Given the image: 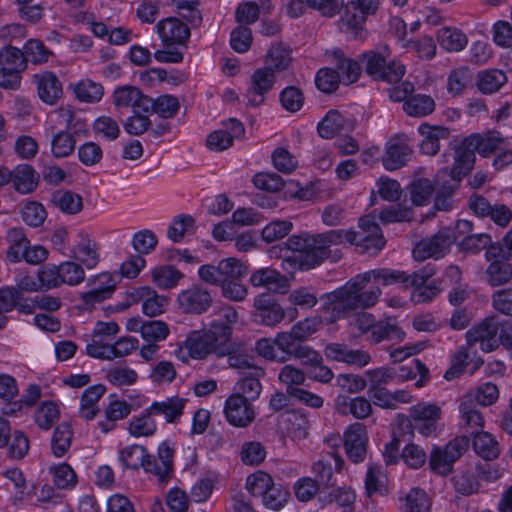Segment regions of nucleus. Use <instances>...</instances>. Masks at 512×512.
I'll return each mask as SVG.
<instances>
[{
  "instance_id": "f3484780",
  "label": "nucleus",
  "mask_w": 512,
  "mask_h": 512,
  "mask_svg": "<svg viewBox=\"0 0 512 512\" xmlns=\"http://www.w3.org/2000/svg\"><path fill=\"white\" fill-rule=\"evenodd\" d=\"M412 151L404 135L389 139L382 157L383 166L389 171L403 167L407 163Z\"/></svg>"
},
{
  "instance_id": "20e7f679",
  "label": "nucleus",
  "mask_w": 512,
  "mask_h": 512,
  "mask_svg": "<svg viewBox=\"0 0 512 512\" xmlns=\"http://www.w3.org/2000/svg\"><path fill=\"white\" fill-rule=\"evenodd\" d=\"M22 49L5 44L0 48V87L16 91L21 86L22 74L27 69Z\"/></svg>"
},
{
  "instance_id": "f257e3e1",
  "label": "nucleus",
  "mask_w": 512,
  "mask_h": 512,
  "mask_svg": "<svg viewBox=\"0 0 512 512\" xmlns=\"http://www.w3.org/2000/svg\"><path fill=\"white\" fill-rule=\"evenodd\" d=\"M347 241L356 245L361 253L375 255L385 246L381 228L371 216L359 219L358 231L330 230L319 234L290 236L286 241L292 252L283 260L284 269L292 268L307 271L320 266L332 256V246Z\"/></svg>"
},
{
  "instance_id": "f03ea898",
  "label": "nucleus",
  "mask_w": 512,
  "mask_h": 512,
  "mask_svg": "<svg viewBox=\"0 0 512 512\" xmlns=\"http://www.w3.org/2000/svg\"><path fill=\"white\" fill-rule=\"evenodd\" d=\"M401 277L402 274L398 270L388 268L373 269L355 276L342 287L324 296L326 302L323 310L327 314L326 321L333 323L354 310L374 306L382 292L378 286L365 289L371 280L387 286L394 284Z\"/></svg>"
},
{
  "instance_id": "a878e982",
  "label": "nucleus",
  "mask_w": 512,
  "mask_h": 512,
  "mask_svg": "<svg viewBox=\"0 0 512 512\" xmlns=\"http://www.w3.org/2000/svg\"><path fill=\"white\" fill-rule=\"evenodd\" d=\"M265 376V370L263 368H254L252 372L242 379H240L235 385V392L240 397L244 398L247 402L252 403L257 400L262 391V384L260 379Z\"/></svg>"
},
{
  "instance_id": "423d86ee",
  "label": "nucleus",
  "mask_w": 512,
  "mask_h": 512,
  "mask_svg": "<svg viewBox=\"0 0 512 512\" xmlns=\"http://www.w3.org/2000/svg\"><path fill=\"white\" fill-rule=\"evenodd\" d=\"M475 151L466 143V138L455 148L454 163L450 170L442 169L437 174V182L449 178V192L455 191L461 180L467 176L474 167Z\"/></svg>"
},
{
  "instance_id": "8fccbe9b",
  "label": "nucleus",
  "mask_w": 512,
  "mask_h": 512,
  "mask_svg": "<svg viewBox=\"0 0 512 512\" xmlns=\"http://www.w3.org/2000/svg\"><path fill=\"white\" fill-rule=\"evenodd\" d=\"M434 192V187L428 179H418L410 186L411 201L416 206H423L429 203Z\"/></svg>"
},
{
  "instance_id": "864d4df0",
  "label": "nucleus",
  "mask_w": 512,
  "mask_h": 512,
  "mask_svg": "<svg viewBox=\"0 0 512 512\" xmlns=\"http://www.w3.org/2000/svg\"><path fill=\"white\" fill-rule=\"evenodd\" d=\"M275 344L277 348L282 352L281 356H287V360L290 357H295L304 345L302 341L298 339L292 331L279 333L275 337Z\"/></svg>"
},
{
  "instance_id": "9d476101",
  "label": "nucleus",
  "mask_w": 512,
  "mask_h": 512,
  "mask_svg": "<svg viewBox=\"0 0 512 512\" xmlns=\"http://www.w3.org/2000/svg\"><path fill=\"white\" fill-rule=\"evenodd\" d=\"M58 114L66 121L67 130H61L53 135L51 139V152L56 158H64L71 155L75 149L76 139L72 130L76 123H73L75 116L70 108H61Z\"/></svg>"
},
{
  "instance_id": "cd10ccee",
  "label": "nucleus",
  "mask_w": 512,
  "mask_h": 512,
  "mask_svg": "<svg viewBox=\"0 0 512 512\" xmlns=\"http://www.w3.org/2000/svg\"><path fill=\"white\" fill-rule=\"evenodd\" d=\"M160 412V403L154 402L152 406L145 410L139 417H133L128 426L129 433L135 437L150 436L157 430V424L152 417L153 413Z\"/></svg>"
},
{
  "instance_id": "473e14b6",
  "label": "nucleus",
  "mask_w": 512,
  "mask_h": 512,
  "mask_svg": "<svg viewBox=\"0 0 512 512\" xmlns=\"http://www.w3.org/2000/svg\"><path fill=\"white\" fill-rule=\"evenodd\" d=\"M332 56L340 82L346 85L356 82L360 75L359 64L354 60L345 58L340 49L334 50Z\"/></svg>"
},
{
  "instance_id": "6e6d98bb",
  "label": "nucleus",
  "mask_w": 512,
  "mask_h": 512,
  "mask_svg": "<svg viewBox=\"0 0 512 512\" xmlns=\"http://www.w3.org/2000/svg\"><path fill=\"white\" fill-rule=\"evenodd\" d=\"M412 423L437 422L441 417V409L435 404L419 403L410 408Z\"/></svg>"
},
{
  "instance_id": "c85d7f7f",
  "label": "nucleus",
  "mask_w": 512,
  "mask_h": 512,
  "mask_svg": "<svg viewBox=\"0 0 512 512\" xmlns=\"http://www.w3.org/2000/svg\"><path fill=\"white\" fill-rule=\"evenodd\" d=\"M504 138L497 131H490L483 135L472 134L466 137V143L481 156L487 157L494 153L503 143Z\"/></svg>"
},
{
  "instance_id": "6e6552de",
  "label": "nucleus",
  "mask_w": 512,
  "mask_h": 512,
  "mask_svg": "<svg viewBox=\"0 0 512 512\" xmlns=\"http://www.w3.org/2000/svg\"><path fill=\"white\" fill-rule=\"evenodd\" d=\"M401 279L396 280L395 283H402L406 288L413 287L414 290L411 294V300L414 303H425L431 301L439 292L435 285H425L427 281L435 274L434 267L427 265L422 269L408 275L403 271Z\"/></svg>"
},
{
  "instance_id": "e2e57ef3",
  "label": "nucleus",
  "mask_w": 512,
  "mask_h": 512,
  "mask_svg": "<svg viewBox=\"0 0 512 512\" xmlns=\"http://www.w3.org/2000/svg\"><path fill=\"white\" fill-rule=\"evenodd\" d=\"M187 400L178 396H173L162 401V415L167 423H177L183 415V410Z\"/></svg>"
},
{
  "instance_id": "4d7b16f0",
  "label": "nucleus",
  "mask_w": 512,
  "mask_h": 512,
  "mask_svg": "<svg viewBox=\"0 0 512 512\" xmlns=\"http://www.w3.org/2000/svg\"><path fill=\"white\" fill-rule=\"evenodd\" d=\"M62 284L76 286L84 281L85 272L80 264L65 261L59 264Z\"/></svg>"
},
{
  "instance_id": "37998d69",
  "label": "nucleus",
  "mask_w": 512,
  "mask_h": 512,
  "mask_svg": "<svg viewBox=\"0 0 512 512\" xmlns=\"http://www.w3.org/2000/svg\"><path fill=\"white\" fill-rule=\"evenodd\" d=\"M344 124V116L337 110H330L318 123L317 130L322 138L332 139L344 128Z\"/></svg>"
},
{
  "instance_id": "a19ab883",
  "label": "nucleus",
  "mask_w": 512,
  "mask_h": 512,
  "mask_svg": "<svg viewBox=\"0 0 512 512\" xmlns=\"http://www.w3.org/2000/svg\"><path fill=\"white\" fill-rule=\"evenodd\" d=\"M131 412V406L126 401L114 400L106 408V418L99 421V427L104 433H108L115 427L116 421L125 418Z\"/></svg>"
},
{
  "instance_id": "9b49d317",
  "label": "nucleus",
  "mask_w": 512,
  "mask_h": 512,
  "mask_svg": "<svg viewBox=\"0 0 512 512\" xmlns=\"http://www.w3.org/2000/svg\"><path fill=\"white\" fill-rule=\"evenodd\" d=\"M498 330V322L494 318H486L466 333L467 344L472 346L479 343L482 351L491 352L501 344Z\"/></svg>"
},
{
  "instance_id": "09e8293b",
  "label": "nucleus",
  "mask_w": 512,
  "mask_h": 512,
  "mask_svg": "<svg viewBox=\"0 0 512 512\" xmlns=\"http://www.w3.org/2000/svg\"><path fill=\"white\" fill-rule=\"evenodd\" d=\"M72 438V430L68 423H61L56 427L51 440L52 450L55 456L61 457L69 449Z\"/></svg>"
},
{
  "instance_id": "c9c22d12",
  "label": "nucleus",
  "mask_w": 512,
  "mask_h": 512,
  "mask_svg": "<svg viewBox=\"0 0 512 512\" xmlns=\"http://www.w3.org/2000/svg\"><path fill=\"white\" fill-rule=\"evenodd\" d=\"M403 110L412 117H425L434 112L435 101L429 95L415 94L404 102Z\"/></svg>"
},
{
  "instance_id": "7ed1b4c3",
  "label": "nucleus",
  "mask_w": 512,
  "mask_h": 512,
  "mask_svg": "<svg viewBox=\"0 0 512 512\" xmlns=\"http://www.w3.org/2000/svg\"><path fill=\"white\" fill-rule=\"evenodd\" d=\"M231 335L232 328L227 324L211 322L208 330L191 331L185 341V347L194 359L202 360L210 354L218 357V347Z\"/></svg>"
},
{
  "instance_id": "ddd939ff",
  "label": "nucleus",
  "mask_w": 512,
  "mask_h": 512,
  "mask_svg": "<svg viewBox=\"0 0 512 512\" xmlns=\"http://www.w3.org/2000/svg\"><path fill=\"white\" fill-rule=\"evenodd\" d=\"M224 413L228 423L239 428L248 427L256 417L253 404L238 394H231L226 399Z\"/></svg>"
},
{
  "instance_id": "dca6fc26",
  "label": "nucleus",
  "mask_w": 512,
  "mask_h": 512,
  "mask_svg": "<svg viewBox=\"0 0 512 512\" xmlns=\"http://www.w3.org/2000/svg\"><path fill=\"white\" fill-rule=\"evenodd\" d=\"M367 430L362 423L349 425L344 432V448L348 458L354 462H362L367 453Z\"/></svg>"
},
{
  "instance_id": "6ab92c4d",
  "label": "nucleus",
  "mask_w": 512,
  "mask_h": 512,
  "mask_svg": "<svg viewBox=\"0 0 512 512\" xmlns=\"http://www.w3.org/2000/svg\"><path fill=\"white\" fill-rule=\"evenodd\" d=\"M254 322L265 326H275L285 317L283 308L273 301L269 295L261 294L254 299Z\"/></svg>"
},
{
  "instance_id": "de8ad7c7",
  "label": "nucleus",
  "mask_w": 512,
  "mask_h": 512,
  "mask_svg": "<svg viewBox=\"0 0 512 512\" xmlns=\"http://www.w3.org/2000/svg\"><path fill=\"white\" fill-rule=\"evenodd\" d=\"M22 51L25 53L27 63L40 65L46 63L52 55L44 43L39 39H29L23 46Z\"/></svg>"
},
{
  "instance_id": "603ef678",
  "label": "nucleus",
  "mask_w": 512,
  "mask_h": 512,
  "mask_svg": "<svg viewBox=\"0 0 512 512\" xmlns=\"http://www.w3.org/2000/svg\"><path fill=\"white\" fill-rule=\"evenodd\" d=\"M59 409L53 402H43L35 413V421L43 430H49L59 419Z\"/></svg>"
},
{
  "instance_id": "e433bc0d",
  "label": "nucleus",
  "mask_w": 512,
  "mask_h": 512,
  "mask_svg": "<svg viewBox=\"0 0 512 512\" xmlns=\"http://www.w3.org/2000/svg\"><path fill=\"white\" fill-rule=\"evenodd\" d=\"M474 451L485 460H493L500 454L499 444L488 432H477L473 438Z\"/></svg>"
},
{
  "instance_id": "b1692460",
  "label": "nucleus",
  "mask_w": 512,
  "mask_h": 512,
  "mask_svg": "<svg viewBox=\"0 0 512 512\" xmlns=\"http://www.w3.org/2000/svg\"><path fill=\"white\" fill-rule=\"evenodd\" d=\"M37 85L38 96L47 104H54L62 95V84L58 77L50 71H44L33 76Z\"/></svg>"
},
{
  "instance_id": "aec40b11",
  "label": "nucleus",
  "mask_w": 512,
  "mask_h": 512,
  "mask_svg": "<svg viewBox=\"0 0 512 512\" xmlns=\"http://www.w3.org/2000/svg\"><path fill=\"white\" fill-rule=\"evenodd\" d=\"M422 139L419 143L421 153L435 156L440 151V142L449 139L451 131L448 127L422 123L418 127Z\"/></svg>"
},
{
  "instance_id": "680f3d73",
  "label": "nucleus",
  "mask_w": 512,
  "mask_h": 512,
  "mask_svg": "<svg viewBox=\"0 0 512 512\" xmlns=\"http://www.w3.org/2000/svg\"><path fill=\"white\" fill-rule=\"evenodd\" d=\"M37 278L41 285V290H50L62 285L59 265L48 264L41 268L37 273Z\"/></svg>"
},
{
  "instance_id": "13d9d810",
  "label": "nucleus",
  "mask_w": 512,
  "mask_h": 512,
  "mask_svg": "<svg viewBox=\"0 0 512 512\" xmlns=\"http://www.w3.org/2000/svg\"><path fill=\"white\" fill-rule=\"evenodd\" d=\"M292 223L288 220H275L267 224L262 230V239L271 243L284 238L292 230Z\"/></svg>"
},
{
  "instance_id": "5701e85b",
  "label": "nucleus",
  "mask_w": 512,
  "mask_h": 512,
  "mask_svg": "<svg viewBox=\"0 0 512 512\" xmlns=\"http://www.w3.org/2000/svg\"><path fill=\"white\" fill-rule=\"evenodd\" d=\"M335 409L341 415L351 414L358 420L367 419L373 412L371 402L362 396L350 398L346 395H339L335 400Z\"/></svg>"
},
{
  "instance_id": "72a5a7b5",
  "label": "nucleus",
  "mask_w": 512,
  "mask_h": 512,
  "mask_svg": "<svg viewBox=\"0 0 512 512\" xmlns=\"http://www.w3.org/2000/svg\"><path fill=\"white\" fill-rule=\"evenodd\" d=\"M437 39L442 48L449 52H459L463 50L468 38L460 29L452 27H443L437 32Z\"/></svg>"
},
{
  "instance_id": "338daca9",
  "label": "nucleus",
  "mask_w": 512,
  "mask_h": 512,
  "mask_svg": "<svg viewBox=\"0 0 512 512\" xmlns=\"http://www.w3.org/2000/svg\"><path fill=\"white\" fill-rule=\"evenodd\" d=\"M146 457V449L140 445L125 447L120 451L119 459L126 468L138 469Z\"/></svg>"
},
{
  "instance_id": "0eeeda50",
  "label": "nucleus",
  "mask_w": 512,
  "mask_h": 512,
  "mask_svg": "<svg viewBox=\"0 0 512 512\" xmlns=\"http://www.w3.org/2000/svg\"><path fill=\"white\" fill-rule=\"evenodd\" d=\"M362 59L365 62L366 73L376 80L397 83L405 74V66L396 61L387 63V56L384 53L368 51L363 53Z\"/></svg>"
},
{
  "instance_id": "4468645a",
  "label": "nucleus",
  "mask_w": 512,
  "mask_h": 512,
  "mask_svg": "<svg viewBox=\"0 0 512 512\" xmlns=\"http://www.w3.org/2000/svg\"><path fill=\"white\" fill-rule=\"evenodd\" d=\"M246 489L253 495H260L265 507L280 510L288 499V492L281 482H247Z\"/></svg>"
},
{
  "instance_id": "0e129e2a",
  "label": "nucleus",
  "mask_w": 512,
  "mask_h": 512,
  "mask_svg": "<svg viewBox=\"0 0 512 512\" xmlns=\"http://www.w3.org/2000/svg\"><path fill=\"white\" fill-rule=\"evenodd\" d=\"M252 31L248 26L239 25L232 30L230 35V44L234 51L245 53L252 44Z\"/></svg>"
},
{
  "instance_id": "3c124183",
  "label": "nucleus",
  "mask_w": 512,
  "mask_h": 512,
  "mask_svg": "<svg viewBox=\"0 0 512 512\" xmlns=\"http://www.w3.org/2000/svg\"><path fill=\"white\" fill-rule=\"evenodd\" d=\"M219 269L223 277V282L240 280L247 273L246 265L242 261L232 257L221 260L219 262Z\"/></svg>"
},
{
  "instance_id": "412c9836",
  "label": "nucleus",
  "mask_w": 512,
  "mask_h": 512,
  "mask_svg": "<svg viewBox=\"0 0 512 512\" xmlns=\"http://www.w3.org/2000/svg\"><path fill=\"white\" fill-rule=\"evenodd\" d=\"M324 353L326 357L331 360L358 367L367 365L371 360V357L367 352L350 349L347 345L340 343H330L326 345Z\"/></svg>"
},
{
  "instance_id": "c03bdc74",
  "label": "nucleus",
  "mask_w": 512,
  "mask_h": 512,
  "mask_svg": "<svg viewBox=\"0 0 512 512\" xmlns=\"http://www.w3.org/2000/svg\"><path fill=\"white\" fill-rule=\"evenodd\" d=\"M52 202L66 214H76L83 208L82 197L71 191H56L52 196Z\"/></svg>"
},
{
  "instance_id": "58836bf2",
  "label": "nucleus",
  "mask_w": 512,
  "mask_h": 512,
  "mask_svg": "<svg viewBox=\"0 0 512 512\" xmlns=\"http://www.w3.org/2000/svg\"><path fill=\"white\" fill-rule=\"evenodd\" d=\"M506 82V74L498 69L484 70L477 75V87L484 94L497 92Z\"/></svg>"
},
{
  "instance_id": "69168bd1",
  "label": "nucleus",
  "mask_w": 512,
  "mask_h": 512,
  "mask_svg": "<svg viewBox=\"0 0 512 512\" xmlns=\"http://www.w3.org/2000/svg\"><path fill=\"white\" fill-rule=\"evenodd\" d=\"M402 334L403 332L401 329L390 321L375 322L371 330V338L375 343H379L383 340L400 338Z\"/></svg>"
},
{
  "instance_id": "774afa93",
  "label": "nucleus",
  "mask_w": 512,
  "mask_h": 512,
  "mask_svg": "<svg viewBox=\"0 0 512 512\" xmlns=\"http://www.w3.org/2000/svg\"><path fill=\"white\" fill-rule=\"evenodd\" d=\"M279 98L283 108L289 112L299 111L304 103L302 91L295 86L286 87L280 93Z\"/></svg>"
},
{
  "instance_id": "bf43d9fd",
  "label": "nucleus",
  "mask_w": 512,
  "mask_h": 512,
  "mask_svg": "<svg viewBox=\"0 0 512 512\" xmlns=\"http://www.w3.org/2000/svg\"><path fill=\"white\" fill-rule=\"evenodd\" d=\"M252 181L256 188L270 193L280 191L285 184L280 175L266 172L255 174Z\"/></svg>"
},
{
  "instance_id": "f8f14e48",
  "label": "nucleus",
  "mask_w": 512,
  "mask_h": 512,
  "mask_svg": "<svg viewBox=\"0 0 512 512\" xmlns=\"http://www.w3.org/2000/svg\"><path fill=\"white\" fill-rule=\"evenodd\" d=\"M276 82L275 74L268 68H257L250 77V84L245 97L247 103L258 107L266 100V95L273 89Z\"/></svg>"
},
{
  "instance_id": "2f4dec72",
  "label": "nucleus",
  "mask_w": 512,
  "mask_h": 512,
  "mask_svg": "<svg viewBox=\"0 0 512 512\" xmlns=\"http://www.w3.org/2000/svg\"><path fill=\"white\" fill-rule=\"evenodd\" d=\"M141 336L146 342L141 348V356L151 360L158 351L157 342L160 340V321L152 320L143 322L141 325Z\"/></svg>"
},
{
  "instance_id": "a18cd8bd",
  "label": "nucleus",
  "mask_w": 512,
  "mask_h": 512,
  "mask_svg": "<svg viewBox=\"0 0 512 512\" xmlns=\"http://www.w3.org/2000/svg\"><path fill=\"white\" fill-rule=\"evenodd\" d=\"M73 91L78 100L87 103L100 101L104 93L102 85L91 80H82L76 83Z\"/></svg>"
},
{
  "instance_id": "1a4fd4ad",
  "label": "nucleus",
  "mask_w": 512,
  "mask_h": 512,
  "mask_svg": "<svg viewBox=\"0 0 512 512\" xmlns=\"http://www.w3.org/2000/svg\"><path fill=\"white\" fill-rule=\"evenodd\" d=\"M454 241H456V237L450 229H441L432 237L422 239L417 243L413 249V257L417 261L442 258L449 252Z\"/></svg>"
},
{
  "instance_id": "c756f323",
  "label": "nucleus",
  "mask_w": 512,
  "mask_h": 512,
  "mask_svg": "<svg viewBox=\"0 0 512 512\" xmlns=\"http://www.w3.org/2000/svg\"><path fill=\"white\" fill-rule=\"evenodd\" d=\"M189 37V28L178 18L162 19V43L185 45Z\"/></svg>"
},
{
  "instance_id": "7c9ffc66",
  "label": "nucleus",
  "mask_w": 512,
  "mask_h": 512,
  "mask_svg": "<svg viewBox=\"0 0 512 512\" xmlns=\"http://www.w3.org/2000/svg\"><path fill=\"white\" fill-rule=\"evenodd\" d=\"M197 226L195 218L189 214L175 216L167 227L166 236L173 243L181 242L185 236L193 235Z\"/></svg>"
},
{
  "instance_id": "4be33fe9",
  "label": "nucleus",
  "mask_w": 512,
  "mask_h": 512,
  "mask_svg": "<svg viewBox=\"0 0 512 512\" xmlns=\"http://www.w3.org/2000/svg\"><path fill=\"white\" fill-rule=\"evenodd\" d=\"M368 16V14L364 13L352 2H349L345 7L344 13L341 15L339 27L351 37L363 39L365 33L364 24Z\"/></svg>"
},
{
  "instance_id": "49530a36",
  "label": "nucleus",
  "mask_w": 512,
  "mask_h": 512,
  "mask_svg": "<svg viewBox=\"0 0 512 512\" xmlns=\"http://www.w3.org/2000/svg\"><path fill=\"white\" fill-rule=\"evenodd\" d=\"M71 257L83 263L88 269L94 268L98 263L95 244L88 238H83L73 249Z\"/></svg>"
},
{
  "instance_id": "5fc2aeb1",
  "label": "nucleus",
  "mask_w": 512,
  "mask_h": 512,
  "mask_svg": "<svg viewBox=\"0 0 512 512\" xmlns=\"http://www.w3.org/2000/svg\"><path fill=\"white\" fill-rule=\"evenodd\" d=\"M278 379L282 384L286 385L287 393L291 396V390L299 389L298 386L305 382L306 374L299 368L285 365L281 368Z\"/></svg>"
},
{
  "instance_id": "a211bd4d",
  "label": "nucleus",
  "mask_w": 512,
  "mask_h": 512,
  "mask_svg": "<svg viewBox=\"0 0 512 512\" xmlns=\"http://www.w3.org/2000/svg\"><path fill=\"white\" fill-rule=\"evenodd\" d=\"M218 357H227L229 366L238 370L252 372L254 368H261L254 364V357L246 353L243 345L232 341L231 336L218 347Z\"/></svg>"
},
{
  "instance_id": "052dcab7",
  "label": "nucleus",
  "mask_w": 512,
  "mask_h": 512,
  "mask_svg": "<svg viewBox=\"0 0 512 512\" xmlns=\"http://www.w3.org/2000/svg\"><path fill=\"white\" fill-rule=\"evenodd\" d=\"M23 221L31 227H39L46 219L44 206L38 202H27L21 210Z\"/></svg>"
},
{
  "instance_id": "2eb2a0df",
  "label": "nucleus",
  "mask_w": 512,
  "mask_h": 512,
  "mask_svg": "<svg viewBox=\"0 0 512 512\" xmlns=\"http://www.w3.org/2000/svg\"><path fill=\"white\" fill-rule=\"evenodd\" d=\"M177 302L186 313L202 314L211 307L213 297L208 289L197 284L181 291Z\"/></svg>"
},
{
  "instance_id": "ea45409f",
  "label": "nucleus",
  "mask_w": 512,
  "mask_h": 512,
  "mask_svg": "<svg viewBox=\"0 0 512 512\" xmlns=\"http://www.w3.org/2000/svg\"><path fill=\"white\" fill-rule=\"evenodd\" d=\"M486 276L491 286L504 285L512 280V264L508 260L496 259L487 267Z\"/></svg>"
},
{
  "instance_id": "f704fd0d",
  "label": "nucleus",
  "mask_w": 512,
  "mask_h": 512,
  "mask_svg": "<svg viewBox=\"0 0 512 512\" xmlns=\"http://www.w3.org/2000/svg\"><path fill=\"white\" fill-rule=\"evenodd\" d=\"M400 505L401 512H430L431 499L427 493L419 488H412L403 499Z\"/></svg>"
},
{
  "instance_id": "bb28decb",
  "label": "nucleus",
  "mask_w": 512,
  "mask_h": 512,
  "mask_svg": "<svg viewBox=\"0 0 512 512\" xmlns=\"http://www.w3.org/2000/svg\"><path fill=\"white\" fill-rule=\"evenodd\" d=\"M11 173V181L15 190L21 194L32 193L39 181V176L31 165L21 164L16 166Z\"/></svg>"
},
{
  "instance_id": "4c0bfd02",
  "label": "nucleus",
  "mask_w": 512,
  "mask_h": 512,
  "mask_svg": "<svg viewBox=\"0 0 512 512\" xmlns=\"http://www.w3.org/2000/svg\"><path fill=\"white\" fill-rule=\"evenodd\" d=\"M7 257L11 262L22 261L23 253L30 241L22 228H12L7 232Z\"/></svg>"
},
{
  "instance_id": "393cba45",
  "label": "nucleus",
  "mask_w": 512,
  "mask_h": 512,
  "mask_svg": "<svg viewBox=\"0 0 512 512\" xmlns=\"http://www.w3.org/2000/svg\"><path fill=\"white\" fill-rule=\"evenodd\" d=\"M250 283L254 287H265L269 291L283 293L288 287L286 276L272 268H261L250 277Z\"/></svg>"
},
{
  "instance_id": "79ce46f5",
  "label": "nucleus",
  "mask_w": 512,
  "mask_h": 512,
  "mask_svg": "<svg viewBox=\"0 0 512 512\" xmlns=\"http://www.w3.org/2000/svg\"><path fill=\"white\" fill-rule=\"evenodd\" d=\"M290 63V50L282 44H276L269 49L264 67L275 74L276 72L286 70Z\"/></svg>"
},
{
  "instance_id": "39448f33",
  "label": "nucleus",
  "mask_w": 512,
  "mask_h": 512,
  "mask_svg": "<svg viewBox=\"0 0 512 512\" xmlns=\"http://www.w3.org/2000/svg\"><path fill=\"white\" fill-rule=\"evenodd\" d=\"M469 445L470 439L467 436H459L444 447L434 446L429 457L430 469L438 476H448L453 470L454 463L468 450Z\"/></svg>"
}]
</instances>
